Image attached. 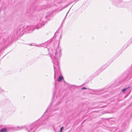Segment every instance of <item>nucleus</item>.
I'll return each mask as SVG.
<instances>
[{
	"label": "nucleus",
	"mask_w": 132,
	"mask_h": 132,
	"mask_svg": "<svg viewBox=\"0 0 132 132\" xmlns=\"http://www.w3.org/2000/svg\"><path fill=\"white\" fill-rule=\"evenodd\" d=\"M61 54V50L60 48L57 47L54 51H52V53L50 55V56L53 59L54 64L53 66L54 72V78H55L56 71V70H59V59Z\"/></svg>",
	"instance_id": "f257e3e1"
},
{
	"label": "nucleus",
	"mask_w": 132,
	"mask_h": 132,
	"mask_svg": "<svg viewBox=\"0 0 132 132\" xmlns=\"http://www.w3.org/2000/svg\"><path fill=\"white\" fill-rule=\"evenodd\" d=\"M43 18H40V22L39 23H38L37 22V23H35L36 26L35 25L32 26H24L22 27L21 28L19 29V32H18V34H22L23 33H22L23 31H29L30 32L33 30L35 28H37L38 29L41 27L43 26L44 25V23L45 22V21L43 19Z\"/></svg>",
	"instance_id": "f03ea898"
},
{
	"label": "nucleus",
	"mask_w": 132,
	"mask_h": 132,
	"mask_svg": "<svg viewBox=\"0 0 132 132\" xmlns=\"http://www.w3.org/2000/svg\"><path fill=\"white\" fill-rule=\"evenodd\" d=\"M131 77V75L130 73L127 75V73H125L118 78V80H119V82H122L125 79H129Z\"/></svg>",
	"instance_id": "7ed1b4c3"
},
{
	"label": "nucleus",
	"mask_w": 132,
	"mask_h": 132,
	"mask_svg": "<svg viewBox=\"0 0 132 132\" xmlns=\"http://www.w3.org/2000/svg\"><path fill=\"white\" fill-rule=\"evenodd\" d=\"M57 81L58 82H65L64 80L63 79V77L62 76H59L57 80Z\"/></svg>",
	"instance_id": "20e7f679"
},
{
	"label": "nucleus",
	"mask_w": 132,
	"mask_h": 132,
	"mask_svg": "<svg viewBox=\"0 0 132 132\" xmlns=\"http://www.w3.org/2000/svg\"><path fill=\"white\" fill-rule=\"evenodd\" d=\"M0 132H7V130L6 128H3L0 130Z\"/></svg>",
	"instance_id": "39448f33"
},
{
	"label": "nucleus",
	"mask_w": 132,
	"mask_h": 132,
	"mask_svg": "<svg viewBox=\"0 0 132 132\" xmlns=\"http://www.w3.org/2000/svg\"><path fill=\"white\" fill-rule=\"evenodd\" d=\"M130 86H129L123 89L122 90V92H124L126 90H128L129 88H130Z\"/></svg>",
	"instance_id": "423d86ee"
},
{
	"label": "nucleus",
	"mask_w": 132,
	"mask_h": 132,
	"mask_svg": "<svg viewBox=\"0 0 132 132\" xmlns=\"http://www.w3.org/2000/svg\"><path fill=\"white\" fill-rule=\"evenodd\" d=\"M63 128V127H61L60 130V132H62V130Z\"/></svg>",
	"instance_id": "0eeeda50"
},
{
	"label": "nucleus",
	"mask_w": 132,
	"mask_h": 132,
	"mask_svg": "<svg viewBox=\"0 0 132 132\" xmlns=\"http://www.w3.org/2000/svg\"><path fill=\"white\" fill-rule=\"evenodd\" d=\"M87 88L85 87H83L81 88V90H83L84 89H86Z\"/></svg>",
	"instance_id": "6e6552de"
},
{
	"label": "nucleus",
	"mask_w": 132,
	"mask_h": 132,
	"mask_svg": "<svg viewBox=\"0 0 132 132\" xmlns=\"http://www.w3.org/2000/svg\"><path fill=\"white\" fill-rule=\"evenodd\" d=\"M68 12L67 13V14H66V16H65V17L64 18V19H65V18H66V16H67V14H68Z\"/></svg>",
	"instance_id": "1a4fd4ad"
},
{
	"label": "nucleus",
	"mask_w": 132,
	"mask_h": 132,
	"mask_svg": "<svg viewBox=\"0 0 132 132\" xmlns=\"http://www.w3.org/2000/svg\"><path fill=\"white\" fill-rule=\"evenodd\" d=\"M47 15L46 16H45V18H47Z\"/></svg>",
	"instance_id": "9d476101"
}]
</instances>
